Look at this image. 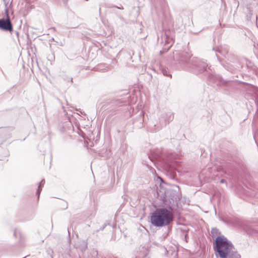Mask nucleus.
<instances>
[{"mask_svg":"<svg viewBox=\"0 0 258 258\" xmlns=\"http://www.w3.org/2000/svg\"><path fill=\"white\" fill-rule=\"evenodd\" d=\"M174 59L186 69L195 75H203L208 81L212 83L216 84L218 86H227L229 81L224 80L219 75L213 73L208 67L206 61L198 57L190 58L189 54L186 52H176L174 53Z\"/></svg>","mask_w":258,"mask_h":258,"instance_id":"f257e3e1","label":"nucleus"},{"mask_svg":"<svg viewBox=\"0 0 258 258\" xmlns=\"http://www.w3.org/2000/svg\"><path fill=\"white\" fill-rule=\"evenodd\" d=\"M149 158L153 162L159 163L171 179L177 180L176 168L179 165L180 156L176 153H165L156 149L151 151Z\"/></svg>","mask_w":258,"mask_h":258,"instance_id":"f03ea898","label":"nucleus"},{"mask_svg":"<svg viewBox=\"0 0 258 258\" xmlns=\"http://www.w3.org/2000/svg\"><path fill=\"white\" fill-rule=\"evenodd\" d=\"M221 234L217 228H213L211 230L212 237L217 236L213 242L216 256L219 258H241L232 242Z\"/></svg>","mask_w":258,"mask_h":258,"instance_id":"7ed1b4c3","label":"nucleus"},{"mask_svg":"<svg viewBox=\"0 0 258 258\" xmlns=\"http://www.w3.org/2000/svg\"><path fill=\"white\" fill-rule=\"evenodd\" d=\"M174 220L173 212L164 206L156 208L150 213V222L155 227L168 226Z\"/></svg>","mask_w":258,"mask_h":258,"instance_id":"20e7f679","label":"nucleus"},{"mask_svg":"<svg viewBox=\"0 0 258 258\" xmlns=\"http://www.w3.org/2000/svg\"><path fill=\"white\" fill-rule=\"evenodd\" d=\"M157 195L163 206L172 212L176 211L181 206L179 194L173 189L161 188L157 191Z\"/></svg>","mask_w":258,"mask_h":258,"instance_id":"39448f33","label":"nucleus"},{"mask_svg":"<svg viewBox=\"0 0 258 258\" xmlns=\"http://www.w3.org/2000/svg\"><path fill=\"white\" fill-rule=\"evenodd\" d=\"M233 224L248 235H254L258 233V228L254 227L252 222L236 219L234 220Z\"/></svg>","mask_w":258,"mask_h":258,"instance_id":"423d86ee","label":"nucleus"},{"mask_svg":"<svg viewBox=\"0 0 258 258\" xmlns=\"http://www.w3.org/2000/svg\"><path fill=\"white\" fill-rule=\"evenodd\" d=\"M124 102L121 101L119 99H108L105 101L103 107L104 109L113 110L116 109L117 107L121 106Z\"/></svg>","mask_w":258,"mask_h":258,"instance_id":"0eeeda50","label":"nucleus"},{"mask_svg":"<svg viewBox=\"0 0 258 258\" xmlns=\"http://www.w3.org/2000/svg\"><path fill=\"white\" fill-rule=\"evenodd\" d=\"M0 30L11 33L14 31L13 25L11 19L0 18Z\"/></svg>","mask_w":258,"mask_h":258,"instance_id":"6e6552de","label":"nucleus"},{"mask_svg":"<svg viewBox=\"0 0 258 258\" xmlns=\"http://www.w3.org/2000/svg\"><path fill=\"white\" fill-rule=\"evenodd\" d=\"M241 198L245 199L246 197H252L255 195L253 190L250 189L247 186L239 187L238 189Z\"/></svg>","mask_w":258,"mask_h":258,"instance_id":"1a4fd4ad","label":"nucleus"},{"mask_svg":"<svg viewBox=\"0 0 258 258\" xmlns=\"http://www.w3.org/2000/svg\"><path fill=\"white\" fill-rule=\"evenodd\" d=\"M76 248L79 249L82 252H85L88 248L87 240H83L79 241L76 244Z\"/></svg>","mask_w":258,"mask_h":258,"instance_id":"9d476101","label":"nucleus"},{"mask_svg":"<svg viewBox=\"0 0 258 258\" xmlns=\"http://www.w3.org/2000/svg\"><path fill=\"white\" fill-rule=\"evenodd\" d=\"M45 183V180L44 179H42L41 181L39 183L38 188L37 189L36 194L37 196V199L39 200L40 195L42 190V187L44 186V184Z\"/></svg>","mask_w":258,"mask_h":258,"instance_id":"9b49d317","label":"nucleus"},{"mask_svg":"<svg viewBox=\"0 0 258 258\" xmlns=\"http://www.w3.org/2000/svg\"><path fill=\"white\" fill-rule=\"evenodd\" d=\"M111 155V151L109 150H102L99 153V155L100 157H103L104 158H109Z\"/></svg>","mask_w":258,"mask_h":258,"instance_id":"f8f14e48","label":"nucleus"},{"mask_svg":"<svg viewBox=\"0 0 258 258\" xmlns=\"http://www.w3.org/2000/svg\"><path fill=\"white\" fill-rule=\"evenodd\" d=\"M5 4V15L3 18L5 19H10L9 15V10L8 7V2L7 0H4Z\"/></svg>","mask_w":258,"mask_h":258,"instance_id":"ddd939ff","label":"nucleus"},{"mask_svg":"<svg viewBox=\"0 0 258 258\" xmlns=\"http://www.w3.org/2000/svg\"><path fill=\"white\" fill-rule=\"evenodd\" d=\"M62 80L68 83L72 84L73 82V78L72 77H70L67 75H63L62 76Z\"/></svg>","mask_w":258,"mask_h":258,"instance_id":"4468645a","label":"nucleus"},{"mask_svg":"<svg viewBox=\"0 0 258 258\" xmlns=\"http://www.w3.org/2000/svg\"><path fill=\"white\" fill-rule=\"evenodd\" d=\"M160 70L164 76L170 77V78L172 77L171 74L170 73L168 69L167 68L161 67Z\"/></svg>","mask_w":258,"mask_h":258,"instance_id":"2eb2a0df","label":"nucleus"},{"mask_svg":"<svg viewBox=\"0 0 258 258\" xmlns=\"http://www.w3.org/2000/svg\"><path fill=\"white\" fill-rule=\"evenodd\" d=\"M173 118L174 115L173 113H169V114H166V117L165 119V125L171 121Z\"/></svg>","mask_w":258,"mask_h":258,"instance_id":"dca6fc26","label":"nucleus"},{"mask_svg":"<svg viewBox=\"0 0 258 258\" xmlns=\"http://www.w3.org/2000/svg\"><path fill=\"white\" fill-rule=\"evenodd\" d=\"M254 103L256 104L257 111H258V89L256 88L254 92Z\"/></svg>","mask_w":258,"mask_h":258,"instance_id":"f3484780","label":"nucleus"},{"mask_svg":"<svg viewBox=\"0 0 258 258\" xmlns=\"http://www.w3.org/2000/svg\"><path fill=\"white\" fill-rule=\"evenodd\" d=\"M165 43L166 44H170L172 42V38H170V37L168 36L166 33L165 34Z\"/></svg>","mask_w":258,"mask_h":258,"instance_id":"a211bd4d","label":"nucleus"},{"mask_svg":"<svg viewBox=\"0 0 258 258\" xmlns=\"http://www.w3.org/2000/svg\"><path fill=\"white\" fill-rule=\"evenodd\" d=\"M139 120L141 123L142 122L144 121V112L143 111H141L139 112Z\"/></svg>","mask_w":258,"mask_h":258,"instance_id":"6ab92c4d","label":"nucleus"},{"mask_svg":"<svg viewBox=\"0 0 258 258\" xmlns=\"http://www.w3.org/2000/svg\"><path fill=\"white\" fill-rule=\"evenodd\" d=\"M218 172L220 173V174L223 175V174H227L228 171L224 170L223 168H219L218 170Z\"/></svg>","mask_w":258,"mask_h":258,"instance_id":"aec40b11","label":"nucleus"},{"mask_svg":"<svg viewBox=\"0 0 258 258\" xmlns=\"http://www.w3.org/2000/svg\"><path fill=\"white\" fill-rule=\"evenodd\" d=\"M91 254L92 256H97L98 255V251L96 249H93L91 251Z\"/></svg>","mask_w":258,"mask_h":258,"instance_id":"412c9836","label":"nucleus"},{"mask_svg":"<svg viewBox=\"0 0 258 258\" xmlns=\"http://www.w3.org/2000/svg\"><path fill=\"white\" fill-rule=\"evenodd\" d=\"M107 225H110V224H109V223H104V224H103V226H102V227H101L99 229L97 230L96 231V232H98V231H100V230H103V229L106 227V226ZM110 226H111V225H110Z\"/></svg>","mask_w":258,"mask_h":258,"instance_id":"4be33fe9","label":"nucleus"},{"mask_svg":"<svg viewBox=\"0 0 258 258\" xmlns=\"http://www.w3.org/2000/svg\"><path fill=\"white\" fill-rule=\"evenodd\" d=\"M216 56H217V58H218V60L220 62L221 64H222V66H223V67H224L226 69L228 70V69H228V67H226V66H225V65L223 63V62H222V60L220 59V58H219V57L218 56V55L217 54H216Z\"/></svg>","mask_w":258,"mask_h":258,"instance_id":"5701e85b","label":"nucleus"},{"mask_svg":"<svg viewBox=\"0 0 258 258\" xmlns=\"http://www.w3.org/2000/svg\"><path fill=\"white\" fill-rule=\"evenodd\" d=\"M117 16L118 17V18L122 21H124V18L123 17V16L120 15V14H117Z\"/></svg>","mask_w":258,"mask_h":258,"instance_id":"b1692460","label":"nucleus"},{"mask_svg":"<svg viewBox=\"0 0 258 258\" xmlns=\"http://www.w3.org/2000/svg\"><path fill=\"white\" fill-rule=\"evenodd\" d=\"M226 175L229 176V178H231V177L233 176V175H232V173L230 172H228V173H227Z\"/></svg>","mask_w":258,"mask_h":258,"instance_id":"393cba45","label":"nucleus"},{"mask_svg":"<svg viewBox=\"0 0 258 258\" xmlns=\"http://www.w3.org/2000/svg\"><path fill=\"white\" fill-rule=\"evenodd\" d=\"M213 49L214 50H215V51H218L219 53H221L222 54H223V53H222V50L220 49H217V50H215L214 48H213Z\"/></svg>","mask_w":258,"mask_h":258,"instance_id":"a878e982","label":"nucleus"},{"mask_svg":"<svg viewBox=\"0 0 258 258\" xmlns=\"http://www.w3.org/2000/svg\"><path fill=\"white\" fill-rule=\"evenodd\" d=\"M113 8H117V9H120V10H123V7H118L117 6H113Z\"/></svg>","mask_w":258,"mask_h":258,"instance_id":"bb28decb","label":"nucleus"},{"mask_svg":"<svg viewBox=\"0 0 258 258\" xmlns=\"http://www.w3.org/2000/svg\"><path fill=\"white\" fill-rule=\"evenodd\" d=\"M220 182L221 183H225L226 182V180L224 179H222L220 181Z\"/></svg>","mask_w":258,"mask_h":258,"instance_id":"cd10ccee","label":"nucleus"},{"mask_svg":"<svg viewBox=\"0 0 258 258\" xmlns=\"http://www.w3.org/2000/svg\"><path fill=\"white\" fill-rule=\"evenodd\" d=\"M231 61L233 62H236L237 61V57H235L233 59V60H231Z\"/></svg>","mask_w":258,"mask_h":258,"instance_id":"c85d7f7f","label":"nucleus"},{"mask_svg":"<svg viewBox=\"0 0 258 258\" xmlns=\"http://www.w3.org/2000/svg\"><path fill=\"white\" fill-rule=\"evenodd\" d=\"M15 33L16 35H17V36H19V32H18V31H16L15 32Z\"/></svg>","mask_w":258,"mask_h":258,"instance_id":"c756f323","label":"nucleus"},{"mask_svg":"<svg viewBox=\"0 0 258 258\" xmlns=\"http://www.w3.org/2000/svg\"><path fill=\"white\" fill-rule=\"evenodd\" d=\"M68 236L70 237V232L69 228L68 229Z\"/></svg>","mask_w":258,"mask_h":258,"instance_id":"7c9ffc66","label":"nucleus"},{"mask_svg":"<svg viewBox=\"0 0 258 258\" xmlns=\"http://www.w3.org/2000/svg\"><path fill=\"white\" fill-rule=\"evenodd\" d=\"M16 233H17V231H16V230H15V231H14V236H16Z\"/></svg>","mask_w":258,"mask_h":258,"instance_id":"2f4dec72","label":"nucleus"},{"mask_svg":"<svg viewBox=\"0 0 258 258\" xmlns=\"http://www.w3.org/2000/svg\"><path fill=\"white\" fill-rule=\"evenodd\" d=\"M30 8H31V9H34V5H31L30 6Z\"/></svg>","mask_w":258,"mask_h":258,"instance_id":"473e14b6","label":"nucleus"},{"mask_svg":"<svg viewBox=\"0 0 258 258\" xmlns=\"http://www.w3.org/2000/svg\"><path fill=\"white\" fill-rule=\"evenodd\" d=\"M171 45H172V44H170V45L168 47V48H167V50H168L169 49V48L171 47ZM165 49H166V48H165Z\"/></svg>","mask_w":258,"mask_h":258,"instance_id":"72a5a7b5","label":"nucleus"},{"mask_svg":"<svg viewBox=\"0 0 258 258\" xmlns=\"http://www.w3.org/2000/svg\"><path fill=\"white\" fill-rule=\"evenodd\" d=\"M27 3H30V2H31L32 1L31 0H26Z\"/></svg>","mask_w":258,"mask_h":258,"instance_id":"f704fd0d","label":"nucleus"},{"mask_svg":"<svg viewBox=\"0 0 258 258\" xmlns=\"http://www.w3.org/2000/svg\"><path fill=\"white\" fill-rule=\"evenodd\" d=\"M109 258H117V257H114V256H110V257H109Z\"/></svg>","mask_w":258,"mask_h":258,"instance_id":"c9c22d12","label":"nucleus"},{"mask_svg":"<svg viewBox=\"0 0 258 258\" xmlns=\"http://www.w3.org/2000/svg\"><path fill=\"white\" fill-rule=\"evenodd\" d=\"M227 52H228V51H227V50H226V52H225V53H227Z\"/></svg>","mask_w":258,"mask_h":258,"instance_id":"e433bc0d","label":"nucleus"}]
</instances>
